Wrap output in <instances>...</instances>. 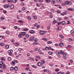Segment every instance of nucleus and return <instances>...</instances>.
<instances>
[{
    "label": "nucleus",
    "instance_id": "f257e3e1",
    "mask_svg": "<svg viewBox=\"0 0 74 74\" xmlns=\"http://www.w3.org/2000/svg\"><path fill=\"white\" fill-rule=\"evenodd\" d=\"M0 68L3 69H6V66L3 64V62L1 61H0Z\"/></svg>",
    "mask_w": 74,
    "mask_h": 74
},
{
    "label": "nucleus",
    "instance_id": "f03ea898",
    "mask_svg": "<svg viewBox=\"0 0 74 74\" xmlns=\"http://www.w3.org/2000/svg\"><path fill=\"white\" fill-rule=\"evenodd\" d=\"M12 52H13V51L11 49L8 51V53L10 56H11V55H12Z\"/></svg>",
    "mask_w": 74,
    "mask_h": 74
},
{
    "label": "nucleus",
    "instance_id": "7ed1b4c3",
    "mask_svg": "<svg viewBox=\"0 0 74 74\" xmlns=\"http://www.w3.org/2000/svg\"><path fill=\"white\" fill-rule=\"evenodd\" d=\"M67 13V10H65V11L64 12H63V13H61V15L62 16H64V15H66Z\"/></svg>",
    "mask_w": 74,
    "mask_h": 74
},
{
    "label": "nucleus",
    "instance_id": "20e7f679",
    "mask_svg": "<svg viewBox=\"0 0 74 74\" xmlns=\"http://www.w3.org/2000/svg\"><path fill=\"white\" fill-rule=\"evenodd\" d=\"M9 7V5L8 4H5L4 5L3 8H7Z\"/></svg>",
    "mask_w": 74,
    "mask_h": 74
},
{
    "label": "nucleus",
    "instance_id": "39448f33",
    "mask_svg": "<svg viewBox=\"0 0 74 74\" xmlns=\"http://www.w3.org/2000/svg\"><path fill=\"white\" fill-rule=\"evenodd\" d=\"M20 34H21L22 36H24L26 34V32H20Z\"/></svg>",
    "mask_w": 74,
    "mask_h": 74
},
{
    "label": "nucleus",
    "instance_id": "423d86ee",
    "mask_svg": "<svg viewBox=\"0 0 74 74\" xmlns=\"http://www.w3.org/2000/svg\"><path fill=\"white\" fill-rule=\"evenodd\" d=\"M37 65L39 67H40V66H43V64L40 62H38L37 63Z\"/></svg>",
    "mask_w": 74,
    "mask_h": 74
},
{
    "label": "nucleus",
    "instance_id": "0eeeda50",
    "mask_svg": "<svg viewBox=\"0 0 74 74\" xmlns=\"http://www.w3.org/2000/svg\"><path fill=\"white\" fill-rule=\"evenodd\" d=\"M29 32L31 34H33L34 33V32L33 30H30L29 31Z\"/></svg>",
    "mask_w": 74,
    "mask_h": 74
},
{
    "label": "nucleus",
    "instance_id": "6e6552de",
    "mask_svg": "<svg viewBox=\"0 0 74 74\" xmlns=\"http://www.w3.org/2000/svg\"><path fill=\"white\" fill-rule=\"evenodd\" d=\"M70 33L73 35H74V29H73L70 31Z\"/></svg>",
    "mask_w": 74,
    "mask_h": 74
},
{
    "label": "nucleus",
    "instance_id": "1a4fd4ad",
    "mask_svg": "<svg viewBox=\"0 0 74 74\" xmlns=\"http://www.w3.org/2000/svg\"><path fill=\"white\" fill-rule=\"evenodd\" d=\"M64 45V43H61L59 44L60 47H63Z\"/></svg>",
    "mask_w": 74,
    "mask_h": 74
},
{
    "label": "nucleus",
    "instance_id": "9d476101",
    "mask_svg": "<svg viewBox=\"0 0 74 74\" xmlns=\"http://www.w3.org/2000/svg\"><path fill=\"white\" fill-rule=\"evenodd\" d=\"M40 34H41L42 35H43L44 34H45L44 32L42 31H40Z\"/></svg>",
    "mask_w": 74,
    "mask_h": 74
},
{
    "label": "nucleus",
    "instance_id": "9b49d317",
    "mask_svg": "<svg viewBox=\"0 0 74 74\" xmlns=\"http://www.w3.org/2000/svg\"><path fill=\"white\" fill-rule=\"evenodd\" d=\"M22 31H28L29 30V29L28 28H23L22 30Z\"/></svg>",
    "mask_w": 74,
    "mask_h": 74
},
{
    "label": "nucleus",
    "instance_id": "f8f14e48",
    "mask_svg": "<svg viewBox=\"0 0 74 74\" xmlns=\"http://www.w3.org/2000/svg\"><path fill=\"white\" fill-rule=\"evenodd\" d=\"M34 38V37H32L30 38L29 40L30 41H33Z\"/></svg>",
    "mask_w": 74,
    "mask_h": 74
},
{
    "label": "nucleus",
    "instance_id": "ddd939ff",
    "mask_svg": "<svg viewBox=\"0 0 74 74\" xmlns=\"http://www.w3.org/2000/svg\"><path fill=\"white\" fill-rule=\"evenodd\" d=\"M14 70L16 71V70H18V66H15L14 67Z\"/></svg>",
    "mask_w": 74,
    "mask_h": 74
},
{
    "label": "nucleus",
    "instance_id": "4468645a",
    "mask_svg": "<svg viewBox=\"0 0 74 74\" xmlns=\"http://www.w3.org/2000/svg\"><path fill=\"white\" fill-rule=\"evenodd\" d=\"M10 8H11V9H14V6L13 5H11L10 7Z\"/></svg>",
    "mask_w": 74,
    "mask_h": 74
},
{
    "label": "nucleus",
    "instance_id": "2eb2a0df",
    "mask_svg": "<svg viewBox=\"0 0 74 74\" xmlns=\"http://www.w3.org/2000/svg\"><path fill=\"white\" fill-rule=\"evenodd\" d=\"M14 45H15V46H16V47H18V46H19V44H18V43H14Z\"/></svg>",
    "mask_w": 74,
    "mask_h": 74
},
{
    "label": "nucleus",
    "instance_id": "dca6fc26",
    "mask_svg": "<svg viewBox=\"0 0 74 74\" xmlns=\"http://www.w3.org/2000/svg\"><path fill=\"white\" fill-rule=\"evenodd\" d=\"M57 23V21H56V20H54L53 21V24H55V23Z\"/></svg>",
    "mask_w": 74,
    "mask_h": 74
},
{
    "label": "nucleus",
    "instance_id": "f3484780",
    "mask_svg": "<svg viewBox=\"0 0 74 74\" xmlns=\"http://www.w3.org/2000/svg\"><path fill=\"white\" fill-rule=\"evenodd\" d=\"M9 47H10V46L8 45H6L5 46V48L6 49H8V48H9Z\"/></svg>",
    "mask_w": 74,
    "mask_h": 74
},
{
    "label": "nucleus",
    "instance_id": "a211bd4d",
    "mask_svg": "<svg viewBox=\"0 0 74 74\" xmlns=\"http://www.w3.org/2000/svg\"><path fill=\"white\" fill-rule=\"evenodd\" d=\"M36 58H38V59H41V57L40 56L37 55L36 56Z\"/></svg>",
    "mask_w": 74,
    "mask_h": 74
},
{
    "label": "nucleus",
    "instance_id": "6ab92c4d",
    "mask_svg": "<svg viewBox=\"0 0 74 74\" xmlns=\"http://www.w3.org/2000/svg\"><path fill=\"white\" fill-rule=\"evenodd\" d=\"M5 33L7 34H10V32L8 30L6 31Z\"/></svg>",
    "mask_w": 74,
    "mask_h": 74
},
{
    "label": "nucleus",
    "instance_id": "aec40b11",
    "mask_svg": "<svg viewBox=\"0 0 74 74\" xmlns=\"http://www.w3.org/2000/svg\"><path fill=\"white\" fill-rule=\"evenodd\" d=\"M60 54H62V55H63V54L64 53L63 51H62V50H60Z\"/></svg>",
    "mask_w": 74,
    "mask_h": 74
},
{
    "label": "nucleus",
    "instance_id": "412c9836",
    "mask_svg": "<svg viewBox=\"0 0 74 74\" xmlns=\"http://www.w3.org/2000/svg\"><path fill=\"white\" fill-rule=\"evenodd\" d=\"M10 71H12L13 70H14V67H11L10 69Z\"/></svg>",
    "mask_w": 74,
    "mask_h": 74
},
{
    "label": "nucleus",
    "instance_id": "4be33fe9",
    "mask_svg": "<svg viewBox=\"0 0 74 74\" xmlns=\"http://www.w3.org/2000/svg\"><path fill=\"white\" fill-rule=\"evenodd\" d=\"M11 63H12V65H13H13H14V64H15V62L14 61H12L11 62Z\"/></svg>",
    "mask_w": 74,
    "mask_h": 74
},
{
    "label": "nucleus",
    "instance_id": "5701e85b",
    "mask_svg": "<svg viewBox=\"0 0 74 74\" xmlns=\"http://www.w3.org/2000/svg\"><path fill=\"white\" fill-rule=\"evenodd\" d=\"M59 36L61 38H64V37L62 36L61 34H60Z\"/></svg>",
    "mask_w": 74,
    "mask_h": 74
},
{
    "label": "nucleus",
    "instance_id": "b1692460",
    "mask_svg": "<svg viewBox=\"0 0 74 74\" xmlns=\"http://www.w3.org/2000/svg\"><path fill=\"white\" fill-rule=\"evenodd\" d=\"M27 19H28V20H30V19H31V18H30V16H27Z\"/></svg>",
    "mask_w": 74,
    "mask_h": 74
},
{
    "label": "nucleus",
    "instance_id": "393cba45",
    "mask_svg": "<svg viewBox=\"0 0 74 74\" xmlns=\"http://www.w3.org/2000/svg\"><path fill=\"white\" fill-rule=\"evenodd\" d=\"M32 67H33L34 68H35V69H37V67L36 66H35L34 65H32Z\"/></svg>",
    "mask_w": 74,
    "mask_h": 74
},
{
    "label": "nucleus",
    "instance_id": "a878e982",
    "mask_svg": "<svg viewBox=\"0 0 74 74\" xmlns=\"http://www.w3.org/2000/svg\"><path fill=\"white\" fill-rule=\"evenodd\" d=\"M68 41H73V39H72L71 38H69L68 39Z\"/></svg>",
    "mask_w": 74,
    "mask_h": 74
},
{
    "label": "nucleus",
    "instance_id": "bb28decb",
    "mask_svg": "<svg viewBox=\"0 0 74 74\" xmlns=\"http://www.w3.org/2000/svg\"><path fill=\"white\" fill-rule=\"evenodd\" d=\"M64 56H67V53H64L63 54Z\"/></svg>",
    "mask_w": 74,
    "mask_h": 74
},
{
    "label": "nucleus",
    "instance_id": "cd10ccee",
    "mask_svg": "<svg viewBox=\"0 0 74 74\" xmlns=\"http://www.w3.org/2000/svg\"><path fill=\"white\" fill-rule=\"evenodd\" d=\"M61 24L63 25H64L65 24V22L64 21H63L61 22Z\"/></svg>",
    "mask_w": 74,
    "mask_h": 74
},
{
    "label": "nucleus",
    "instance_id": "c85d7f7f",
    "mask_svg": "<svg viewBox=\"0 0 74 74\" xmlns=\"http://www.w3.org/2000/svg\"><path fill=\"white\" fill-rule=\"evenodd\" d=\"M52 42V41H50L47 42V44H51Z\"/></svg>",
    "mask_w": 74,
    "mask_h": 74
},
{
    "label": "nucleus",
    "instance_id": "c756f323",
    "mask_svg": "<svg viewBox=\"0 0 74 74\" xmlns=\"http://www.w3.org/2000/svg\"><path fill=\"white\" fill-rule=\"evenodd\" d=\"M18 23H23V21L21 20H19L18 21Z\"/></svg>",
    "mask_w": 74,
    "mask_h": 74
},
{
    "label": "nucleus",
    "instance_id": "7c9ffc66",
    "mask_svg": "<svg viewBox=\"0 0 74 74\" xmlns=\"http://www.w3.org/2000/svg\"><path fill=\"white\" fill-rule=\"evenodd\" d=\"M1 46H4V43H1L0 44Z\"/></svg>",
    "mask_w": 74,
    "mask_h": 74
},
{
    "label": "nucleus",
    "instance_id": "2f4dec72",
    "mask_svg": "<svg viewBox=\"0 0 74 74\" xmlns=\"http://www.w3.org/2000/svg\"><path fill=\"white\" fill-rule=\"evenodd\" d=\"M34 42H37V41H38V39H37V38H35L34 40Z\"/></svg>",
    "mask_w": 74,
    "mask_h": 74
},
{
    "label": "nucleus",
    "instance_id": "473e14b6",
    "mask_svg": "<svg viewBox=\"0 0 74 74\" xmlns=\"http://www.w3.org/2000/svg\"><path fill=\"white\" fill-rule=\"evenodd\" d=\"M48 53L49 55H52V54H53V53H52V52H51V51H49L48 52Z\"/></svg>",
    "mask_w": 74,
    "mask_h": 74
},
{
    "label": "nucleus",
    "instance_id": "72a5a7b5",
    "mask_svg": "<svg viewBox=\"0 0 74 74\" xmlns=\"http://www.w3.org/2000/svg\"><path fill=\"white\" fill-rule=\"evenodd\" d=\"M51 0H46L47 3H50V2H51Z\"/></svg>",
    "mask_w": 74,
    "mask_h": 74
},
{
    "label": "nucleus",
    "instance_id": "f704fd0d",
    "mask_svg": "<svg viewBox=\"0 0 74 74\" xmlns=\"http://www.w3.org/2000/svg\"><path fill=\"white\" fill-rule=\"evenodd\" d=\"M5 19V18L3 17H1V21H3L4 20V19Z\"/></svg>",
    "mask_w": 74,
    "mask_h": 74
},
{
    "label": "nucleus",
    "instance_id": "c9c22d12",
    "mask_svg": "<svg viewBox=\"0 0 74 74\" xmlns=\"http://www.w3.org/2000/svg\"><path fill=\"white\" fill-rule=\"evenodd\" d=\"M1 60L3 61H5V58L4 57H2L1 58Z\"/></svg>",
    "mask_w": 74,
    "mask_h": 74
},
{
    "label": "nucleus",
    "instance_id": "e433bc0d",
    "mask_svg": "<svg viewBox=\"0 0 74 74\" xmlns=\"http://www.w3.org/2000/svg\"><path fill=\"white\" fill-rule=\"evenodd\" d=\"M42 40H44L45 41H47V39L45 38H42Z\"/></svg>",
    "mask_w": 74,
    "mask_h": 74
},
{
    "label": "nucleus",
    "instance_id": "4c0bfd02",
    "mask_svg": "<svg viewBox=\"0 0 74 74\" xmlns=\"http://www.w3.org/2000/svg\"><path fill=\"white\" fill-rule=\"evenodd\" d=\"M7 59L8 60H11V58L10 57H8L7 58Z\"/></svg>",
    "mask_w": 74,
    "mask_h": 74
},
{
    "label": "nucleus",
    "instance_id": "58836bf2",
    "mask_svg": "<svg viewBox=\"0 0 74 74\" xmlns=\"http://www.w3.org/2000/svg\"><path fill=\"white\" fill-rule=\"evenodd\" d=\"M18 37L19 38H21L22 37V36H21V34L18 35Z\"/></svg>",
    "mask_w": 74,
    "mask_h": 74
},
{
    "label": "nucleus",
    "instance_id": "ea45409f",
    "mask_svg": "<svg viewBox=\"0 0 74 74\" xmlns=\"http://www.w3.org/2000/svg\"><path fill=\"white\" fill-rule=\"evenodd\" d=\"M69 1H65L64 2L65 3V4H68V3Z\"/></svg>",
    "mask_w": 74,
    "mask_h": 74
},
{
    "label": "nucleus",
    "instance_id": "a19ab883",
    "mask_svg": "<svg viewBox=\"0 0 74 74\" xmlns=\"http://www.w3.org/2000/svg\"><path fill=\"white\" fill-rule=\"evenodd\" d=\"M46 72L47 73V74H50V73L49 72V70H47Z\"/></svg>",
    "mask_w": 74,
    "mask_h": 74
},
{
    "label": "nucleus",
    "instance_id": "79ce46f5",
    "mask_svg": "<svg viewBox=\"0 0 74 74\" xmlns=\"http://www.w3.org/2000/svg\"><path fill=\"white\" fill-rule=\"evenodd\" d=\"M3 12L4 13V14H6L7 13V11L6 10H4L3 11Z\"/></svg>",
    "mask_w": 74,
    "mask_h": 74
},
{
    "label": "nucleus",
    "instance_id": "37998d69",
    "mask_svg": "<svg viewBox=\"0 0 74 74\" xmlns=\"http://www.w3.org/2000/svg\"><path fill=\"white\" fill-rule=\"evenodd\" d=\"M50 11L51 12H54V9H51Z\"/></svg>",
    "mask_w": 74,
    "mask_h": 74
},
{
    "label": "nucleus",
    "instance_id": "c03bdc74",
    "mask_svg": "<svg viewBox=\"0 0 74 74\" xmlns=\"http://www.w3.org/2000/svg\"><path fill=\"white\" fill-rule=\"evenodd\" d=\"M41 62L42 64H44V63H45V61L42 60L41 61Z\"/></svg>",
    "mask_w": 74,
    "mask_h": 74
},
{
    "label": "nucleus",
    "instance_id": "a18cd8bd",
    "mask_svg": "<svg viewBox=\"0 0 74 74\" xmlns=\"http://www.w3.org/2000/svg\"><path fill=\"white\" fill-rule=\"evenodd\" d=\"M55 71L58 72L59 71V69H58L55 70Z\"/></svg>",
    "mask_w": 74,
    "mask_h": 74
},
{
    "label": "nucleus",
    "instance_id": "49530a36",
    "mask_svg": "<svg viewBox=\"0 0 74 74\" xmlns=\"http://www.w3.org/2000/svg\"><path fill=\"white\" fill-rule=\"evenodd\" d=\"M34 19L36 20V19H37V17L36 16H34Z\"/></svg>",
    "mask_w": 74,
    "mask_h": 74
},
{
    "label": "nucleus",
    "instance_id": "de8ad7c7",
    "mask_svg": "<svg viewBox=\"0 0 74 74\" xmlns=\"http://www.w3.org/2000/svg\"><path fill=\"white\" fill-rule=\"evenodd\" d=\"M38 2H39V3H42V2H43V0H38Z\"/></svg>",
    "mask_w": 74,
    "mask_h": 74
},
{
    "label": "nucleus",
    "instance_id": "09e8293b",
    "mask_svg": "<svg viewBox=\"0 0 74 74\" xmlns=\"http://www.w3.org/2000/svg\"><path fill=\"white\" fill-rule=\"evenodd\" d=\"M61 27H59L58 28V30H61Z\"/></svg>",
    "mask_w": 74,
    "mask_h": 74
},
{
    "label": "nucleus",
    "instance_id": "8fccbe9b",
    "mask_svg": "<svg viewBox=\"0 0 74 74\" xmlns=\"http://www.w3.org/2000/svg\"><path fill=\"white\" fill-rule=\"evenodd\" d=\"M11 41L12 42H15V40H14V39H12L11 40Z\"/></svg>",
    "mask_w": 74,
    "mask_h": 74
},
{
    "label": "nucleus",
    "instance_id": "3c124183",
    "mask_svg": "<svg viewBox=\"0 0 74 74\" xmlns=\"http://www.w3.org/2000/svg\"><path fill=\"white\" fill-rule=\"evenodd\" d=\"M68 4H69V5H71V2L70 1H68Z\"/></svg>",
    "mask_w": 74,
    "mask_h": 74
},
{
    "label": "nucleus",
    "instance_id": "603ef678",
    "mask_svg": "<svg viewBox=\"0 0 74 74\" xmlns=\"http://www.w3.org/2000/svg\"><path fill=\"white\" fill-rule=\"evenodd\" d=\"M29 36L28 34H26L25 35V36H26V38H28Z\"/></svg>",
    "mask_w": 74,
    "mask_h": 74
},
{
    "label": "nucleus",
    "instance_id": "864d4df0",
    "mask_svg": "<svg viewBox=\"0 0 74 74\" xmlns=\"http://www.w3.org/2000/svg\"><path fill=\"white\" fill-rule=\"evenodd\" d=\"M67 47H68V48H72V46L70 45H68L67 46Z\"/></svg>",
    "mask_w": 74,
    "mask_h": 74
},
{
    "label": "nucleus",
    "instance_id": "5fc2aeb1",
    "mask_svg": "<svg viewBox=\"0 0 74 74\" xmlns=\"http://www.w3.org/2000/svg\"><path fill=\"white\" fill-rule=\"evenodd\" d=\"M61 20H62V19L60 18H58V21H61Z\"/></svg>",
    "mask_w": 74,
    "mask_h": 74
},
{
    "label": "nucleus",
    "instance_id": "6e6d98bb",
    "mask_svg": "<svg viewBox=\"0 0 74 74\" xmlns=\"http://www.w3.org/2000/svg\"><path fill=\"white\" fill-rule=\"evenodd\" d=\"M25 7H23V8H22V10H23V11H25Z\"/></svg>",
    "mask_w": 74,
    "mask_h": 74
},
{
    "label": "nucleus",
    "instance_id": "4d7b16f0",
    "mask_svg": "<svg viewBox=\"0 0 74 74\" xmlns=\"http://www.w3.org/2000/svg\"><path fill=\"white\" fill-rule=\"evenodd\" d=\"M57 14H60V11L59 10H57Z\"/></svg>",
    "mask_w": 74,
    "mask_h": 74
},
{
    "label": "nucleus",
    "instance_id": "13d9d810",
    "mask_svg": "<svg viewBox=\"0 0 74 74\" xmlns=\"http://www.w3.org/2000/svg\"><path fill=\"white\" fill-rule=\"evenodd\" d=\"M13 3H16V1H17V0H13Z\"/></svg>",
    "mask_w": 74,
    "mask_h": 74
},
{
    "label": "nucleus",
    "instance_id": "bf43d9fd",
    "mask_svg": "<svg viewBox=\"0 0 74 74\" xmlns=\"http://www.w3.org/2000/svg\"><path fill=\"white\" fill-rule=\"evenodd\" d=\"M56 1H57V2H61V1H62V0H56Z\"/></svg>",
    "mask_w": 74,
    "mask_h": 74
},
{
    "label": "nucleus",
    "instance_id": "052dcab7",
    "mask_svg": "<svg viewBox=\"0 0 74 74\" xmlns=\"http://www.w3.org/2000/svg\"><path fill=\"white\" fill-rule=\"evenodd\" d=\"M16 18L17 19H20L19 17V16L18 15H16Z\"/></svg>",
    "mask_w": 74,
    "mask_h": 74
},
{
    "label": "nucleus",
    "instance_id": "680f3d73",
    "mask_svg": "<svg viewBox=\"0 0 74 74\" xmlns=\"http://www.w3.org/2000/svg\"><path fill=\"white\" fill-rule=\"evenodd\" d=\"M36 5L37 7H40V4H39L38 3H37L36 4Z\"/></svg>",
    "mask_w": 74,
    "mask_h": 74
},
{
    "label": "nucleus",
    "instance_id": "e2e57ef3",
    "mask_svg": "<svg viewBox=\"0 0 74 74\" xmlns=\"http://www.w3.org/2000/svg\"><path fill=\"white\" fill-rule=\"evenodd\" d=\"M50 18H53V16H52L51 14L50 15Z\"/></svg>",
    "mask_w": 74,
    "mask_h": 74
},
{
    "label": "nucleus",
    "instance_id": "0e129e2a",
    "mask_svg": "<svg viewBox=\"0 0 74 74\" xmlns=\"http://www.w3.org/2000/svg\"><path fill=\"white\" fill-rule=\"evenodd\" d=\"M14 28L15 29H18V27L17 26H15L14 27Z\"/></svg>",
    "mask_w": 74,
    "mask_h": 74
},
{
    "label": "nucleus",
    "instance_id": "69168bd1",
    "mask_svg": "<svg viewBox=\"0 0 74 74\" xmlns=\"http://www.w3.org/2000/svg\"><path fill=\"white\" fill-rule=\"evenodd\" d=\"M45 50H48V47H46Z\"/></svg>",
    "mask_w": 74,
    "mask_h": 74
},
{
    "label": "nucleus",
    "instance_id": "338daca9",
    "mask_svg": "<svg viewBox=\"0 0 74 74\" xmlns=\"http://www.w3.org/2000/svg\"><path fill=\"white\" fill-rule=\"evenodd\" d=\"M58 74H62V72H58L57 73Z\"/></svg>",
    "mask_w": 74,
    "mask_h": 74
},
{
    "label": "nucleus",
    "instance_id": "774afa93",
    "mask_svg": "<svg viewBox=\"0 0 74 74\" xmlns=\"http://www.w3.org/2000/svg\"><path fill=\"white\" fill-rule=\"evenodd\" d=\"M47 70H46V69H44L43 70L44 72H47Z\"/></svg>",
    "mask_w": 74,
    "mask_h": 74
}]
</instances>
